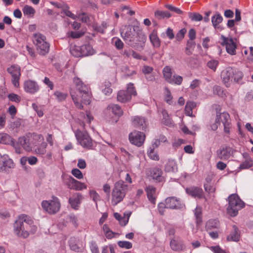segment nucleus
<instances>
[{
	"instance_id": "f3484780",
	"label": "nucleus",
	"mask_w": 253,
	"mask_h": 253,
	"mask_svg": "<svg viewBox=\"0 0 253 253\" xmlns=\"http://www.w3.org/2000/svg\"><path fill=\"white\" fill-rule=\"evenodd\" d=\"M132 123L135 127L142 130H145L147 126L146 120L142 117L135 116Z\"/></svg>"
},
{
	"instance_id": "c756f323",
	"label": "nucleus",
	"mask_w": 253,
	"mask_h": 253,
	"mask_svg": "<svg viewBox=\"0 0 253 253\" xmlns=\"http://www.w3.org/2000/svg\"><path fill=\"white\" fill-rule=\"evenodd\" d=\"M81 53L82 56L92 55L94 53V51L91 46L88 44L81 46Z\"/></svg>"
},
{
	"instance_id": "f8f14e48",
	"label": "nucleus",
	"mask_w": 253,
	"mask_h": 253,
	"mask_svg": "<svg viewBox=\"0 0 253 253\" xmlns=\"http://www.w3.org/2000/svg\"><path fill=\"white\" fill-rule=\"evenodd\" d=\"M215 122L216 124L222 123L224 126V132L227 133L229 132L231 124L230 116L227 113L223 112L219 115H217Z\"/></svg>"
},
{
	"instance_id": "c9c22d12",
	"label": "nucleus",
	"mask_w": 253,
	"mask_h": 253,
	"mask_svg": "<svg viewBox=\"0 0 253 253\" xmlns=\"http://www.w3.org/2000/svg\"><path fill=\"white\" fill-rule=\"evenodd\" d=\"M111 84L109 81H105L102 85V92L106 95H110L112 92V89L111 87Z\"/></svg>"
},
{
	"instance_id": "b1692460",
	"label": "nucleus",
	"mask_w": 253,
	"mask_h": 253,
	"mask_svg": "<svg viewBox=\"0 0 253 253\" xmlns=\"http://www.w3.org/2000/svg\"><path fill=\"white\" fill-rule=\"evenodd\" d=\"M165 170L167 172L177 171V167L175 161L173 159H169L165 165Z\"/></svg>"
},
{
	"instance_id": "72a5a7b5",
	"label": "nucleus",
	"mask_w": 253,
	"mask_h": 253,
	"mask_svg": "<svg viewBox=\"0 0 253 253\" xmlns=\"http://www.w3.org/2000/svg\"><path fill=\"white\" fill-rule=\"evenodd\" d=\"M163 74L165 80L169 83L172 77V69L169 66H166L163 69Z\"/></svg>"
},
{
	"instance_id": "4d7b16f0",
	"label": "nucleus",
	"mask_w": 253,
	"mask_h": 253,
	"mask_svg": "<svg viewBox=\"0 0 253 253\" xmlns=\"http://www.w3.org/2000/svg\"><path fill=\"white\" fill-rule=\"evenodd\" d=\"M54 95L55 96L56 99L60 102L64 100L67 96L66 93L61 92L59 91H55L54 93Z\"/></svg>"
},
{
	"instance_id": "aec40b11",
	"label": "nucleus",
	"mask_w": 253,
	"mask_h": 253,
	"mask_svg": "<svg viewBox=\"0 0 253 253\" xmlns=\"http://www.w3.org/2000/svg\"><path fill=\"white\" fill-rule=\"evenodd\" d=\"M148 173L150 174L151 176L154 179L158 181H161L163 177L162 176V171L161 169L158 168H152L148 170Z\"/></svg>"
},
{
	"instance_id": "412c9836",
	"label": "nucleus",
	"mask_w": 253,
	"mask_h": 253,
	"mask_svg": "<svg viewBox=\"0 0 253 253\" xmlns=\"http://www.w3.org/2000/svg\"><path fill=\"white\" fill-rule=\"evenodd\" d=\"M19 142L26 151L28 152L32 151L31 141L29 135L20 138Z\"/></svg>"
},
{
	"instance_id": "4468645a",
	"label": "nucleus",
	"mask_w": 253,
	"mask_h": 253,
	"mask_svg": "<svg viewBox=\"0 0 253 253\" xmlns=\"http://www.w3.org/2000/svg\"><path fill=\"white\" fill-rule=\"evenodd\" d=\"M233 150L230 147L222 146L216 151L217 157L223 161L228 160L233 154Z\"/></svg>"
},
{
	"instance_id": "a18cd8bd",
	"label": "nucleus",
	"mask_w": 253,
	"mask_h": 253,
	"mask_svg": "<svg viewBox=\"0 0 253 253\" xmlns=\"http://www.w3.org/2000/svg\"><path fill=\"white\" fill-rule=\"evenodd\" d=\"M85 33V31L82 29L79 31H70L68 34L69 37L72 39H78L83 37Z\"/></svg>"
},
{
	"instance_id": "ddd939ff",
	"label": "nucleus",
	"mask_w": 253,
	"mask_h": 253,
	"mask_svg": "<svg viewBox=\"0 0 253 253\" xmlns=\"http://www.w3.org/2000/svg\"><path fill=\"white\" fill-rule=\"evenodd\" d=\"M233 76H234L233 69L231 67H227L221 72V78L226 86H230L233 81Z\"/></svg>"
},
{
	"instance_id": "dca6fc26",
	"label": "nucleus",
	"mask_w": 253,
	"mask_h": 253,
	"mask_svg": "<svg viewBox=\"0 0 253 253\" xmlns=\"http://www.w3.org/2000/svg\"><path fill=\"white\" fill-rule=\"evenodd\" d=\"M187 194L194 198L202 199L204 197L203 190L201 188L192 186L185 189Z\"/></svg>"
},
{
	"instance_id": "69168bd1",
	"label": "nucleus",
	"mask_w": 253,
	"mask_h": 253,
	"mask_svg": "<svg viewBox=\"0 0 253 253\" xmlns=\"http://www.w3.org/2000/svg\"><path fill=\"white\" fill-rule=\"evenodd\" d=\"M7 97L10 101L16 103L19 102L21 100L20 96L13 93L8 94Z\"/></svg>"
},
{
	"instance_id": "4be33fe9",
	"label": "nucleus",
	"mask_w": 253,
	"mask_h": 253,
	"mask_svg": "<svg viewBox=\"0 0 253 253\" xmlns=\"http://www.w3.org/2000/svg\"><path fill=\"white\" fill-rule=\"evenodd\" d=\"M107 110L109 111V112H112L118 117H121L123 114V111L121 107L117 104H110L107 107Z\"/></svg>"
},
{
	"instance_id": "a211bd4d",
	"label": "nucleus",
	"mask_w": 253,
	"mask_h": 253,
	"mask_svg": "<svg viewBox=\"0 0 253 253\" xmlns=\"http://www.w3.org/2000/svg\"><path fill=\"white\" fill-rule=\"evenodd\" d=\"M82 196L79 193H75L69 199V202L71 207L75 210H78L82 199Z\"/></svg>"
},
{
	"instance_id": "f257e3e1",
	"label": "nucleus",
	"mask_w": 253,
	"mask_h": 253,
	"mask_svg": "<svg viewBox=\"0 0 253 253\" xmlns=\"http://www.w3.org/2000/svg\"><path fill=\"white\" fill-rule=\"evenodd\" d=\"M121 35L131 47L139 51L143 50L147 38L138 27L128 26L126 27L125 32L121 33Z\"/></svg>"
},
{
	"instance_id": "de8ad7c7",
	"label": "nucleus",
	"mask_w": 253,
	"mask_h": 253,
	"mask_svg": "<svg viewBox=\"0 0 253 253\" xmlns=\"http://www.w3.org/2000/svg\"><path fill=\"white\" fill-rule=\"evenodd\" d=\"M234 76H233V80L237 83H240L243 77V73L238 70L233 69Z\"/></svg>"
},
{
	"instance_id": "bb28decb",
	"label": "nucleus",
	"mask_w": 253,
	"mask_h": 253,
	"mask_svg": "<svg viewBox=\"0 0 253 253\" xmlns=\"http://www.w3.org/2000/svg\"><path fill=\"white\" fill-rule=\"evenodd\" d=\"M14 139L5 133H0V143L5 145H14Z\"/></svg>"
},
{
	"instance_id": "cd10ccee",
	"label": "nucleus",
	"mask_w": 253,
	"mask_h": 253,
	"mask_svg": "<svg viewBox=\"0 0 253 253\" xmlns=\"http://www.w3.org/2000/svg\"><path fill=\"white\" fill-rule=\"evenodd\" d=\"M147 197L149 200L153 204L156 203V189L152 186L149 185L146 188Z\"/></svg>"
},
{
	"instance_id": "39448f33",
	"label": "nucleus",
	"mask_w": 253,
	"mask_h": 253,
	"mask_svg": "<svg viewBox=\"0 0 253 253\" xmlns=\"http://www.w3.org/2000/svg\"><path fill=\"white\" fill-rule=\"evenodd\" d=\"M227 200L228 201L227 212L230 216L233 217L236 216L238 211L243 209L245 205L244 202L236 194L229 195Z\"/></svg>"
},
{
	"instance_id": "20e7f679",
	"label": "nucleus",
	"mask_w": 253,
	"mask_h": 253,
	"mask_svg": "<svg viewBox=\"0 0 253 253\" xmlns=\"http://www.w3.org/2000/svg\"><path fill=\"white\" fill-rule=\"evenodd\" d=\"M128 189V186L122 180H120L114 184L112 192L111 203L113 206L117 205L123 201Z\"/></svg>"
},
{
	"instance_id": "49530a36",
	"label": "nucleus",
	"mask_w": 253,
	"mask_h": 253,
	"mask_svg": "<svg viewBox=\"0 0 253 253\" xmlns=\"http://www.w3.org/2000/svg\"><path fill=\"white\" fill-rule=\"evenodd\" d=\"M183 81V78L179 75L174 74L169 83L176 85H180Z\"/></svg>"
},
{
	"instance_id": "a19ab883",
	"label": "nucleus",
	"mask_w": 253,
	"mask_h": 253,
	"mask_svg": "<svg viewBox=\"0 0 253 253\" xmlns=\"http://www.w3.org/2000/svg\"><path fill=\"white\" fill-rule=\"evenodd\" d=\"M71 54L75 57H82L81 46L74 45L70 48Z\"/></svg>"
},
{
	"instance_id": "2f4dec72",
	"label": "nucleus",
	"mask_w": 253,
	"mask_h": 253,
	"mask_svg": "<svg viewBox=\"0 0 253 253\" xmlns=\"http://www.w3.org/2000/svg\"><path fill=\"white\" fill-rule=\"evenodd\" d=\"M196 107V104L192 101H188L185 107V113L186 115L192 117L193 109Z\"/></svg>"
},
{
	"instance_id": "473e14b6",
	"label": "nucleus",
	"mask_w": 253,
	"mask_h": 253,
	"mask_svg": "<svg viewBox=\"0 0 253 253\" xmlns=\"http://www.w3.org/2000/svg\"><path fill=\"white\" fill-rule=\"evenodd\" d=\"M218 227L219 222L216 219H210L207 222L206 224V228L207 231L218 228Z\"/></svg>"
},
{
	"instance_id": "2eb2a0df",
	"label": "nucleus",
	"mask_w": 253,
	"mask_h": 253,
	"mask_svg": "<svg viewBox=\"0 0 253 253\" xmlns=\"http://www.w3.org/2000/svg\"><path fill=\"white\" fill-rule=\"evenodd\" d=\"M14 163L7 155H1L0 154V171L5 170L6 169L14 167Z\"/></svg>"
},
{
	"instance_id": "09e8293b",
	"label": "nucleus",
	"mask_w": 253,
	"mask_h": 253,
	"mask_svg": "<svg viewBox=\"0 0 253 253\" xmlns=\"http://www.w3.org/2000/svg\"><path fill=\"white\" fill-rule=\"evenodd\" d=\"M112 42L117 49L120 50L123 49L124 43L120 39L117 37H114L112 39Z\"/></svg>"
},
{
	"instance_id": "e2e57ef3",
	"label": "nucleus",
	"mask_w": 253,
	"mask_h": 253,
	"mask_svg": "<svg viewBox=\"0 0 253 253\" xmlns=\"http://www.w3.org/2000/svg\"><path fill=\"white\" fill-rule=\"evenodd\" d=\"M47 146V144L46 142H42L41 143L40 147L36 149L35 151L36 153L40 154V155H43L46 152L45 148Z\"/></svg>"
},
{
	"instance_id": "6e6d98bb",
	"label": "nucleus",
	"mask_w": 253,
	"mask_h": 253,
	"mask_svg": "<svg viewBox=\"0 0 253 253\" xmlns=\"http://www.w3.org/2000/svg\"><path fill=\"white\" fill-rule=\"evenodd\" d=\"M213 94L217 95L220 97H223L225 95V93L223 88L218 85H215L213 87Z\"/></svg>"
},
{
	"instance_id": "c85d7f7f",
	"label": "nucleus",
	"mask_w": 253,
	"mask_h": 253,
	"mask_svg": "<svg viewBox=\"0 0 253 253\" xmlns=\"http://www.w3.org/2000/svg\"><path fill=\"white\" fill-rule=\"evenodd\" d=\"M117 99L119 102L122 103L128 101L131 99L130 94L128 93V91L120 90L118 93Z\"/></svg>"
},
{
	"instance_id": "79ce46f5",
	"label": "nucleus",
	"mask_w": 253,
	"mask_h": 253,
	"mask_svg": "<svg viewBox=\"0 0 253 253\" xmlns=\"http://www.w3.org/2000/svg\"><path fill=\"white\" fill-rule=\"evenodd\" d=\"M155 147H156L153 145L152 147H150L149 148L147 152L148 156L151 160L158 161L159 160V156L157 153L154 152Z\"/></svg>"
},
{
	"instance_id": "3c124183",
	"label": "nucleus",
	"mask_w": 253,
	"mask_h": 253,
	"mask_svg": "<svg viewBox=\"0 0 253 253\" xmlns=\"http://www.w3.org/2000/svg\"><path fill=\"white\" fill-rule=\"evenodd\" d=\"M165 100L169 104L172 103V96L170 90L167 87H165Z\"/></svg>"
},
{
	"instance_id": "9b49d317",
	"label": "nucleus",
	"mask_w": 253,
	"mask_h": 253,
	"mask_svg": "<svg viewBox=\"0 0 253 253\" xmlns=\"http://www.w3.org/2000/svg\"><path fill=\"white\" fill-rule=\"evenodd\" d=\"M145 135L143 132L139 131H134L129 135L130 142L137 146H140L144 143Z\"/></svg>"
},
{
	"instance_id": "0eeeda50",
	"label": "nucleus",
	"mask_w": 253,
	"mask_h": 253,
	"mask_svg": "<svg viewBox=\"0 0 253 253\" xmlns=\"http://www.w3.org/2000/svg\"><path fill=\"white\" fill-rule=\"evenodd\" d=\"M75 136L79 143L84 148L90 149L92 147V140L86 131L77 129Z\"/></svg>"
},
{
	"instance_id": "7ed1b4c3",
	"label": "nucleus",
	"mask_w": 253,
	"mask_h": 253,
	"mask_svg": "<svg viewBox=\"0 0 253 253\" xmlns=\"http://www.w3.org/2000/svg\"><path fill=\"white\" fill-rule=\"evenodd\" d=\"M32 220L25 214L19 215L14 224V232L18 236L27 238L31 230Z\"/></svg>"
},
{
	"instance_id": "7c9ffc66",
	"label": "nucleus",
	"mask_w": 253,
	"mask_h": 253,
	"mask_svg": "<svg viewBox=\"0 0 253 253\" xmlns=\"http://www.w3.org/2000/svg\"><path fill=\"white\" fill-rule=\"evenodd\" d=\"M170 246L171 249L175 251L183 250L185 248L181 242H179L174 239H172L170 241Z\"/></svg>"
},
{
	"instance_id": "864d4df0",
	"label": "nucleus",
	"mask_w": 253,
	"mask_h": 253,
	"mask_svg": "<svg viewBox=\"0 0 253 253\" xmlns=\"http://www.w3.org/2000/svg\"><path fill=\"white\" fill-rule=\"evenodd\" d=\"M194 214L196 219V223L198 225L201 224L202 219V211L200 208L197 207L194 211Z\"/></svg>"
},
{
	"instance_id": "1a4fd4ad",
	"label": "nucleus",
	"mask_w": 253,
	"mask_h": 253,
	"mask_svg": "<svg viewBox=\"0 0 253 253\" xmlns=\"http://www.w3.org/2000/svg\"><path fill=\"white\" fill-rule=\"evenodd\" d=\"M220 39L222 40L221 44L225 46L227 52L232 55H235L237 45L234 40L232 38L225 37L223 35L221 36Z\"/></svg>"
},
{
	"instance_id": "5701e85b",
	"label": "nucleus",
	"mask_w": 253,
	"mask_h": 253,
	"mask_svg": "<svg viewBox=\"0 0 253 253\" xmlns=\"http://www.w3.org/2000/svg\"><path fill=\"white\" fill-rule=\"evenodd\" d=\"M240 234L238 228L235 225L232 226V231L228 236L227 239L229 241L238 242L240 239Z\"/></svg>"
},
{
	"instance_id": "6ab92c4d",
	"label": "nucleus",
	"mask_w": 253,
	"mask_h": 253,
	"mask_svg": "<svg viewBox=\"0 0 253 253\" xmlns=\"http://www.w3.org/2000/svg\"><path fill=\"white\" fill-rule=\"evenodd\" d=\"M165 202L167 209H177L180 208L181 206L180 201L174 197L167 198Z\"/></svg>"
},
{
	"instance_id": "37998d69",
	"label": "nucleus",
	"mask_w": 253,
	"mask_h": 253,
	"mask_svg": "<svg viewBox=\"0 0 253 253\" xmlns=\"http://www.w3.org/2000/svg\"><path fill=\"white\" fill-rule=\"evenodd\" d=\"M155 16L156 18L161 20L166 18H169L171 16L170 14L167 11H162L157 10L155 12Z\"/></svg>"
},
{
	"instance_id": "423d86ee",
	"label": "nucleus",
	"mask_w": 253,
	"mask_h": 253,
	"mask_svg": "<svg viewBox=\"0 0 253 253\" xmlns=\"http://www.w3.org/2000/svg\"><path fill=\"white\" fill-rule=\"evenodd\" d=\"M33 42L35 45L37 52L41 55H45L48 53L50 44L46 41V37L40 34H34Z\"/></svg>"
},
{
	"instance_id": "774afa93",
	"label": "nucleus",
	"mask_w": 253,
	"mask_h": 253,
	"mask_svg": "<svg viewBox=\"0 0 253 253\" xmlns=\"http://www.w3.org/2000/svg\"><path fill=\"white\" fill-rule=\"evenodd\" d=\"M204 188L205 191L209 193L214 192L215 190V187L214 185L209 182L204 184Z\"/></svg>"
},
{
	"instance_id": "393cba45",
	"label": "nucleus",
	"mask_w": 253,
	"mask_h": 253,
	"mask_svg": "<svg viewBox=\"0 0 253 253\" xmlns=\"http://www.w3.org/2000/svg\"><path fill=\"white\" fill-rule=\"evenodd\" d=\"M150 41L153 46L156 48H159L161 45V41L158 35L156 30H153L149 35Z\"/></svg>"
},
{
	"instance_id": "a878e982",
	"label": "nucleus",
	"mask_w": 253,
	"mask_h": 253,
	"mask_svg": "<svg viewBox=\"0 0 253 253\" xmlns=\"http://www.w3.org/2000/svg\"><path fill=\"white\" fill-rule=\"evenodd\" d=\"M245 161L240 165L239 169H248L253 166V161L247 154H243Z\"/></svg>"
},
{
	"instance_id": "338daca9",
	"label": "nucleus",
	"mask_w": 253,
	"mask_h": 253,
	"mask_svg": "<svg viewBox=\"0 0 253 253\" xmlns=\"http://www.w3.org/2000/svg\"><path fill=\"white\" fill-rule=\"evenodd\" d=\"M126 91H128V93L130 94V96L131 97V95L135 96L137 94V92L136 90L135 89L134 85L132 83H129L127 85V88Z\"/></svg>"
},
{
	"instance_id": "9d476101",
	"label": "nucleus",
	"mask_w": 253,
	"mask_h": 253,
	"mask_svg": "<svg viewBox=\"0 0 253 253\" xmlns=\"http://www.w3.org/2000/svg\"><path fill=\"white\" fill-rule=\"evenodd\" d=\"M7 72L12 77L11 82L15 87L19 85V79L21 76V69L17 65H12L7 69Z\"/></svg>"
},
{
	"instance_id": "5fc2aeb1",
	"label": "nucleus",
	"mask_w": 253,
	"mask_h": 253,
	"mask_svg": "<svg viewBox=\"0 0 253 253\" xmlns=\"http://www.w3.org/2000/svg\"><path fill=\"white\" fill-rule=\"evenodd\" d=\"M188 15L191 20L193 21H200L203 18L202 15L198 13L190 12L188 13Z\"/></svg>"
},
{
	"instance_id": "6e6552de",
	"label": "nucleus",
	"mask_w": 253,
	"mask_h": 253,
	"mask_svg": "<svg viewBox=\"0 0 253 253\" xmlns=\"http://www.w3.org/2000/svg\"><path fill=\"white\" fill-rule=\"evenodd\" d=\"M42 208L49 214H55L60 208V203L58 199L53 197L52 200L43 201L42 203Z\"/></svg>"
},
{
	"instance_id": "c03bdc74",
	"label": "nucleus",
	"mask_w": 253,
	"mask_h": 253,
	"mask_svg": "<svg viewBox=\"0 0 253 253\" xmlns=\"http://www.w3.org/2000/svg\"><path fill=\"white\" fill-rule=\"evenodd\" d=\"M195 46V42L193 41H187L185 48V53L190 55L192 54Z\"/></svg>"
},
{
	"instance_id": "680f3d73",
	"label": "nucleus",
	"mask_w": 253,
	"mask_h": 253,
	"mask_svg": "<svg viewBox=\"0 0 253 253\" xmlns=\"http://www.w3.org/2000/svg\"><path fill=\"white\" fill-rule=\"evenodd\" d=\"M219 64V62L217 60H211L209 61L207 65V66L212 70H213L214 72L216 71V67H217L218 65Z\"/></svg>"
},
{
	"instance_id": "052dcab7",
	"label": "nucleus",
	"mask_w": 253,
	"mask_h": 253,
	"mask_svg": "<svg viewBox=\"0 0 253 253\" xmlns=\"http://www.w3.org/2000/svg\"><path fill=\"white\" fill-rule=\"evenodd\" d=\"M118 246L122 248L131 249L132 247L131 243L126 241H120L118 242Z\"/></svg>"
},
{
	"instance_id": "13d9d810",
	"label": "nucleus",
	"mask_w": 253,
	"mask_h": 253,
	"mask_svg": "<svg viewBox=\"0 0 253 253\" xmlns=\"http://www.w3.org/2000/svg\"><path fill=\"white\" fill-rule=\"evenodd\" d=\"M33 108L36 112L39 117H41L43 115V106H38L35 104H33Z\"/></svg>"
},
{
	"instance_id": "bf43d9fd",
	"label": "nucleus",
	"mask_w": 253,
	"mask_h": 253,
	"mask_svg": "<svg viewBox=\"0 0 253 253\" xmlns=\"http://www.w3.org/2000/svg\"><path fill=\"white\" fill-rule=\"evenodd\" d=\"M74 190H82L83 189H86V186L84 183L77 180L74 181Z\"/></svg>"
},
{
	"instance_id": "f704fd0d",
	"label": "nucleus",
	"mask_w": 253,
	"mask_h": 253,
	"mask_svg": "<svg viewBox=\"0 0 253 253\" xmlns=\"http://www.w3.org/2000/svg\"><path fill=\"white\" fill-rule=\"evenodd\" d=\"M80 117L83 120L84 122L82 123L83 126H84V122L90 123L93 120V117L90 112H82L80 114Z\"/></svg>"
},
{
	"instance_id": "ea45409f",
	"label": "nucleus",
	"mask_w": 253,
	"mask_h": 253,
	"mask_svg": "<svg viewBox=\"0 0 253 253\" xmlns=\"http://www.w3.org/2000/svg\"><path fill=\"white\" fill-rule=\"evenodd\" d=\"M44 138L41 134L33 133V144L35 145H41L43 142Z\"/></svg>"
},
{
	"instance_id": "0e129e2a",
	"label": "nucleus",
	"mask_w": 253,
	"mask_h": 253,
	"mask_svg": "<svg viewBox=\"0 0 253 253\" xmlns=\"http://www.w3.org/2000/svg\"><path fill=\"white\" fill-rule=\"evenodd\" d=\"M24 15L30 18L32 16V7L28 5H25L23 8Z\"/></svg>"
},
{
	"instance_id": "4c0bfd02",
	"label": "nucleus",
	"mask_w": 253,
	"mask_h": 253,
	"mask_svg": "<svg viewBox=\"0 0 253 253\" xmlns=\"http://www.w3.org/2000/svg\"><path fill=\"white\" fill-rule=\"evenodd\" d=\"M32 165V157H22L20 159V164L23 168L26 171L29 170V168L27 167V164Z\"/></svg>"
},
{
	"instance_id": "8fccbe9b",
	"label": "nucleus",
	"mask_w": 253,
	"mask_h": 253,
	"mask_svg": "<svg viewBox=\"0 0 253 253\" xmlns=\"http://www.w3.org/2000/svg\"><path fill=\"white\" fill-rule=\"evenodd\" d=\"M223 20L222 17L220 14H216L211 18V22L213 26L216 28L217 26Z\"/></svg>"
},
{
	"instance_id": "58836bf2",
	"label": "nucleus",
	"mask_w": 253,
	"mask_h": 253,
	"mask_svg": "<svg viewBox=\"0 0 253 253\" xmlns=\"http://www.w3.org/2000/svg\"><path fill=\"white\" fill-rule=\"evenodd\" d=\"M163 115V120L164 124L168 126H171L172 125V122L170 119L167 111L166 110H163L161 112Z\"/></svg>"
},
{
	"instance_id": "f03ea898",
	"label": "nucleus",
	"mask_w": 253,
	"mask_h": 253,
	"mask_svg": "<svg viewBox=\"0 0 253 253\" xmlns=\"http://www.w3.org/2000/svg\"><path fill=\"white\" fill-rule=\"evenodd\" d=\"M73 83L76 86L78 93L76 94L75 92H71L72 99L77 108L83 109L82 104L89 105L90 103L91 93L89 92V88L88 85L85 84L78 77L74 78Z\"/></svg>"
},
{
	"instance_id": "e433bc0d",
	"label": "nucleus",
	"mask_w": 253,
	"mask_h": 253,
	"mask_svg": "<svg viewBox=\"0 0 253 253\" xmlns=\"http://www.w3.org/2000/svg\"><path fill=\"white\" fill-rule=\"evenodd\" d=\"M77 18L83 22L89 25L91 24V17L85 13H81L78 14Z\"/></svg>"
},
{
	"instance_id": "603ef678",
	"label": "nucleus",
	"mask_w": 253,
	"mask_h": 253,
	"mask_svg": "<svg viewBox=\"0 0 253 253\" xmlns=\"http://www.w3.org/2000/svg\"><path fill=\"white\" fill-rule=\"evenodd\" d=\"M131 215V212L126 211L124 213L123 217L119 221L120 224L123 226H126L128 222L129 217Z\"/></svg>"
}]
</instances>
